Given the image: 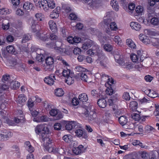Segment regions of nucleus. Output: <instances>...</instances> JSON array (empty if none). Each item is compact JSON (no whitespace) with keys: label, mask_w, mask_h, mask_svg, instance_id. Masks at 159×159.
Instances as JSON below:
<instances>
[{"label":"nucleus","mask_w":159,"mask_h":159,"mask_svg":"<svg viewBox=\"0 0 159 159\" xmlns=\"http://www.w3.org/2000/svg\"><path fill=\"white\" fill-rule=\"evenodd\" d=\"M158 95L157 92L152 90H151L149 94V97L153 98L157 97Z\"/></svg>","instance_id":"4d7b16f0"},{"label":"nucleus","mask_w":159,"mask_h":159,"mask_svg":"<svg viewBox=\"0 0 159 159\" xmlns=\"http://www.w3.org/2000/svg\"><path fill=\"white\" fill-rule=\"evenodd\" d=\"M88 100V97L87 95L84 93L80 94V102L83 103L87 102Z\"/></svg>","instance_id":"c9c22d12"},{"label":"nucleus","mask_w":159,"mask_h":159,"mask_svg":"<svg viewBox=\"0 0 159 159\" xmlns=\"http://www.w3.org/2000/svg\"><path fill=\"white\" fill-rule=\"evenodd\" d=\"M132 118L135 121H139L140 120L141 118L140 115L136 113H134L132 114Z\"/></svg>","instance_id":"6e6d98bb"},{"label":"nucleus","mask_w":159,"mask_h":159,"mask_svg":"<svg viewBox=\"0 0 159 159\" xmlns=\"http://www.w3.org/2000/svg\"><path fill=\"white\" fill-rule=\"evenodd\" d=\"M40 3L43 9L45 11H48L49 9H53L56 7L54 0H41Z\"/></svg>","instance_id":"20e7f679"},{"label":"nucleus","mask_w":159,"mask_h":159,"mask_svg":"<svg viewBox=\"0 0 159 159\" xmlns=\"http://www.w3.org/2000/svg\"><path fill=\"white\" fill-rule=\"evenodd\" d=\"M50 115L52 116H56L55 120H58L62 118L63 115L62 113L59 112L58 110L55 109H52L49 112Z\"/></svg>","instance_id":"9b49d317"},{"label":"nucleus","mask_w":159,"mask_h":159,"mask_svg":"<svg viewBox=\"0 0 159 159\" xmlns=\"http://www.w3.org/2000/svg\"><path fill=\"white\" fill-rule=\"evenodd\" d=\"M79 102L78 99L76 98H74L71 101V103L74 106H76L78 105Z\"/></svg>","instance_id":"052dcab7"},{"label":"nucleus","mask_w":159,"mask_h":159,"mask_svg":"<svg viewBox=\"0 0 159 159\" xmlns=\"http://www.w3.org/2000/svg\"><path fill=\"white\" fill-rule=\"evenodd\" d=\"M2 23V28L4 30H7L10 27L9 21L7 20H3Z\"/></svg>","instance_id":"72a5a7b5"},{"label":"nucleus","mask_w":159,"mask_h":159,"mask_svg":"<svg viewBox=\"0 0 159 159\" xmlns=\"http://www.w3.org/2000/svg\"><path fill=\"white\" fill-rule=\"evenodd\" d=\"M97 104L100 107L102 108H105L107 105V101L104 98L99 99L98 101Z\"/></svg>","instance_id":"4be33fe9"},{"label":"nucleus","mask_w":159,"mask_h":159,"mask_svg":"<svg viewBox=\"0 0 159 159\" xmlns=\"http://www.w3.org/2000/svg\"><path fill=\"white\" fill-rule=\"evenodd\" d=\"M104 49L106 51L108 52H111L113 49V47L110 44H105L103 47Z\"/></svg>","instance_id":"c03bdc74"},{"label":"nucleus","mask_w":159,"mask_h":159,"mask_svg":"<svg viewBox=\"0 0 159 159\" xmlns=\"http://www.w3.org/2000/svg\"><path fill=\"white\" fill-rule=\"evenodd\" d=\"M61 8L59 7H57L50 15V17L52 19H56L58 18Z\"/></svg>","instance_id":"2eb2a0df"},{"label":"nucleus","mask_w":159,"mask_h":159,"mask_svg":"<svg viewBox=\"0 0 159 159\" xmlns=\"http://www.w3.org/2000/svg\"><path fill=\"white\" fill-rule=\"evenodd\" d=\"M92 48L94 52V54L95 55H98L101 52V51L99 49V46L97 44L93 46Z\"/></svg>","instance_id":"c756f323"},{"label":"nucleus","mask_w":159,"mask_h":159,"mask_svg":"<svg viewBox=\"0 0 159 159\" xmlns=\"http://www.w3.org/2000/svg\"><path fill=\"white\" fill-rule=\"evenodd\" d=\"M12 135V133L10 131L4 130L0 132V141H6Z\"/></svg>","instance_id":"1a4fd4ad"},{"label":"nucleus","mask_w":159,"mask_h":159,"mask_svg":"<svg viewBox=\"0 0 159 159\" xmlns=\"http://www.w3.org/2000/svg\"><path fill=\"white\" fill-rule=\"evenodd\" d=\"M89 3L90 6L93 7H97L98 4L97 0H92Z\"/></svg>","instance_id":"bf43d9fd"},{"label":"nucleus","mask_w":159,"mask_h":159,"mask_svg":"<svg viewBox=\"0 0 159 159\" xmlns=\"http://www.w3.org/2000/svg\"><path fill=\"white\" fill-rule=\"evenodd\" d=\"M55 80V75H52L45 77L44 80L45 82L47 84L52 85L54 84Z\"/></svg>","instance_id":"ddd939ff"},{"label":"nucleus","mask_w":159,"mask_h":159,"mask_svg":"<svg viewBox=\"0 0 159 159\" xmlns=\"http://www.w3.org/2000/svg\"><path fill=\"white\" fill-rule=\"evenodd\" d=\"M114 41L118 45L121 46L122 45V41L119 36H116L113 39Z\"/></svg>","instance_id":"864d4df0"},{"label":"nucleus","mask_w":159,"mask_h":159,"mask_svg":"<svg viewBox=\"0 0 159 159\" xmlns=\"http://www.w3.org/2000/svg\"><path fill=\"white\" fill-rule=\"evenodd\" d=\"M72 71V70H62V75L63 76L66 78L70 76H72L74 74Z\"/></svg>","instance_id":"473e14b6"},{"label":"nucleus","mask_w":159,"mask_h":159,"mask_svg":"<svg viewBox=\"0 0 159 159\" xmlns=\"http://www.w3.org/2000/svg\"><path fill=\"white\" fill-rule=\"evenodd\" d=\"M44 52V51L42 50L39 49L37 50L36 58L39 61L41 62L44 61V57L43 55Z\"/></svg>","instance_id":"dca6fc26"},{"label":"nucleus","mask_w":159,"mask_h":159,"mask_svg":"<svg viewBox=\"0 0 159 159\" xmlns=\"http://www.w3.org/2000/svg\"><path fill=\"white\" fill-rule=\"evenodd\" d=\"M26 100L27 98L25 95L24 94H21L19 95L16 102L18 104L22 106L25 104Z\"/></svg>","instance_id":"4468645a"},{"label":"nucleus","mask_w":159,"mask_h":159,"mask_svg":"<svg viewBox=\"0 0 159 159\" xmlns=\"http://www.w3.org/2000/svg\"><path fill=\"white\" fill-rule=\"evenodd\" d=\"M74 75L73 74L72 76H69L66 78L65 82L69 85H70L74 83Z\"/></svg>","instance_id":"cd10ccee"},{"label":"nucleus","mask_w":159,"mask_h":159,"mask_svg":"<svg viewBox=\"0 0 159 159\" xmlns=\"http://www.w3.org/2000/svg\"><path fill=\"white\" fill-rule=\"evenodd\" d=\"M129 108L133 111L135 110L137 108L138 103L135 101H132L130 102Z\"/></svg>","instance_id":"f704fd0d"},{"label":"nucleus","mask_w":159,"mask_h":159,"mask_svg":"<svg viewBox=\"0 0 159 159\" xmlns=\"http://www.w3.org/2000/svg\"><path fill=\"white\" fill-rule=\"evenodd\" d=\"M4 100H2L0 102V114L3 116V119L5 117H7L5 116L6 115L5 110L4 109L7 106V103ZM4 121V120H3Z\"/></svg>","instance_id":"9d476101"},{"label":"nucleus","mask_w":159,"mask_h":159,"mask_svg":"<svg viewBox=\"0 0 159 159\" xmlns=\"http://www.w3.org/2000/svg\"><path fill=\"white\" fill-rule=\"evenodd\" d=\"M36 35L41 40L45 41L49 39V35H48L47 33L46 34L38 33Z\"/></svg>","instance_id":"b1692460"},{"label":"nucleus","mask_w":159,"mask_h":159,"mask_svg":"<svg viewBox=\"0 0 159 159\" xmlns=\"http://www.w3.org/2000/svg\"><path fill=\"white\" fill-rule=\"evenodd\" d=\"M49 27L52 32H56L57 31V27L56 23L53 20H50L48 22Z\"/></svg>","instance_id":"6ab92c4d"},{"label":"nucleus","mask_w":159,"mask_h":159,"mask_svg":"<svg viewBox=\"0 0 159 159\" xmlns=\"http://www.w3.org/2000/svg\"><path fill=\"white\" fill-rule=\"evenodd\" d=\"M104 23L105 24L108 25L109 24L110 28L106 29V32L108 34L111 36H113L111 34V31H116L118 29V27L116 24L114 22H111V20L109 19L107 20V19H104Z\"/></svg>","instance_id":"39448f33"},{"label":"nucleus","mask_w":159,"mask_h":159,"mask_svg":"<svg viewBox=\"0 0 159 159\" xmlns=\"http://www.w3.org/2000/svg\"><path fill=\"white\" fill-rule=\"evenodd\" d=\"M74 129L73 134L75 136L79 137L80 136V126L78 124H77V126Z\"/></svg>","instance_id":"79ce46f5"},{"label":"nucleus","mask_w":159,"mask_h":159,"mask_svg":"<svg viewBox=\"0 0 159 159\" xmlns=\"http://www.w3.org/2000/svg\"><path fill=\"white\" fill-rule=\"evenodd\" d=\"M54 59L51 56H49L45 58V62L47 65L51 66L54 63Z\"/></svg>","instance_id":"c85d7f7f"},{"label":"nucleus","mask_w":159,"mask_h":159,"mask_svg":"<svg viewBox=\"0 0 159 159\" xmlns=\"http://www.w3.org/2000/svg\"><path fill=\"white\" fill-rule=\"evenodd\" d=\"M91 94L94 98H98L100 96V94L98 93V92L95 90H93L91 91Z\"/></svg>","instance_id":"0e129e2a"},{"label":"nucleus","mask_w":159,"mask_h":159,"mask_svg":"<svg viewBox=\"0 0 159 159\" xmlns=\"http://www.w3.org/2000/svg\"><path fill=\"white\" fill-rule=\"evenodd\" d=\"M111 4L112 8L116 11H118L119 10V7L117 2L115 0H111Z\"/></svg>","instance_id":"58836bf2"},{"label":"nucleus","mask_w":159,"mask_h":159,"mask_svg":"<svg viewBox=\"0 0 159 159\" xmlns=\"http://www.w3.org/2000/svg\"><path fill=\"white\" fill-rule=\"evenodd\" d=\"M78 124L76 122L74 121H69L66 122L65 126L66 129L68 130H71L74 129Z\"/></svg>","instance_id":"a211bd4d"},{"label":"nucleus","mask_w":159,"mask_h":159,"mask_svg":"<svg viewBox=\"0 0 159 159\" xmlns=\"http://www.w3.org/2000/svg\"><path fill=\"white\" fill-rule=\"evenodd\" d=\"M31 29L32 31L35 32L36 31L37 27L38 26L37 22L34 20H32L31 22Z\"/></svg>","instance_id":"e433bc0d"},{"label":"nucleus","mask_w":159,"mask_h":159,"mask_svg":"<svg viewBox=\"0 0 159 159\" xmlns=\"http://www.w3.org/2000/svg\"><path fill=\"white\" fill-rule=\"evenodd\" d=\"M130 57L132 61L134 62H137L139 58V57L134 53L131 54Z\"/></svg>","instance_id":"603ef678"},{"label":"nucleus","mask_w":159,"mask_h":159,"mask_svg":"<svg viewBox=\"0 0 159 159\" xmlns=\"http://www.w3.org/2000/svg\"><path fill=\"white\" fill-rule=\"evenodd\" d=\"M67 40L69 43L71 44H75L80 42L79 38L76 36L74 37L71 36H69L67 38Z\"/></svg>","instance_id":"f3484780"},{"label":"nucleus","mask_w":159,"mask_h":159,"mask_svg":"<svg viewBox=\"0 0 159 159\" xmlns=\"http://www.w3.org/2000/svg\"><path fill=\"white\" fill-rule=\"evenodd\" d=\"M119 121L120 123L123 126L127 123L128 121V119L125 116H120L119 118Z\"/></svg>","instance_id":"bb28decb"},{"label":"nucleus","mask_w":159,"mask_h":159,"mask_svg":"<svg viewBox=\"0 0 159 159\" xmlns=\"http://www.w3.org/2000/svg\"><path fill=\"white\" fill-rule=\"evenodd\" d=\"M10 88L12 89H16L20 86V83L18 82L13 80L10 82Z\"/></svg>","instance_id":"393cba45"},{"label":"nucleus","mask_w":159,"mask_h":159,"mask_svg":"<svg viewBox=\"0 0 159 159\" xmlns=\"http://www.w3.org/2000/svg\"><path fill=\"white\" fill-rule=\"evenodd\" d=\"M135 11L137 13L140 14L143 11V8L141 6H138L135 9Z\"/></svg>","instance_id":"338daca9"},{"label":"nucleus","mask_w":159,"mask_h":159,"mask_svg":"<svg viewBox=\"0 0 159 159\" xmlns=\"http://www.w3.org/2000/svg\"><path fill=\"white\" fill-rule=\"evenodd\" d=\"M13 8H16L18 7L20 2V0H11Z\"/></svg>","instance_id":"a18cd8bd"},{"label":"nucleus","mask_w":159,"mask_h":159,"mask_svg":"<svg viewBox=\"0 0 159 159\" xmlns=\"http://www.w3.org/2000/svg\"><path fill=\"white\" fill-rule=\"evenodd\" d=\"M17 112V117H15L14 121L10 120L8 117L4 118V122L10 125H15V123H18L21 120H24V118L23 111L21 110L18 111Z\"/></svg>","instance_id":"7ed1b4c3"},{"label":"nucleus","mask_w":159,"mask_h":159,"mask_svg":"<svg viewBox=\"0 0 159 159\" xmlns=\"http://www.w3.org/2000/svg\"><path fill=\"white\" fill-rule=\"evenodd\" d=\"M33 100L32 97L31 98L29 99L28 101V105L29 108V110H30V109H31L32 107L33 106L34 102H35L34 101H33Z\"/></svg>","instance_id":"5fc2aeb1"},{"label":"nucleus","mask_w":159,"mask_h":159,"mask_svg":"<svg viewBox=\"0 0 159 159\" xmlns=\"http://www.w3.org/2000/svg\"><path fill=\"white\" fill-rule=\"evenodd\" d=\"M35 16L38 20L42 21L44 18V16L42 13H37L35 14Z\"/></svg>","instance_id":"13d9d810"},{"label":"nucleus","mask_w":159,"mask_h":159,"mask_svg":"<svg viewBox=\"0 0 159 159\" xmlns=\"http://www.w3.org/2000/svg\"><path fill=\"white\" fill-rule=\"evenodd\" d=\"M117 98L116 96L111 97L108 100V103L110 106H111L114 113L118 114L119 113L117 105Z\"/></svg>","instance_id":"423d86ee"},{"label":"nucleus","mask_w":159,"mask_h":159,"mask_svg":"<svg viewBox=\"0 0 159 159\" xmlns=\"http://www.w3.org/2000/svg\"><path fill=\"white\" fill-rule=\"evenodd\" d=\"M72 136L70 134H67L64 135L62 138L63 140L66 142H69L72 139Z\"/></svg>","instance_id":"49530a36"},{"label":"nucleus","mask_w":159,"mask_h":159,"mask_svg":"<svg viewBox=\"0 0 159 159\" xmlns=\"http://www.w3.org/2000/svg\"><path fill=\"white\" fill-rule=\"evenodd\" d=\"M126 44L129 47L133 49L136 48V45L133 40L130 39H127L126 41Z\"/></svg>","instance_id":"5701e85b"},{"label":"nucleus","mask_w":159,"mask_h":159,"mask_svg":"<svg viewBox=\"0 0 159 159\" xmlns=\"http://www.w3.org/2000/svg\"><path fill=\"white\" fill-rule=\"evenodd\" d=\"M155 130V129L152 126L147 125L145 126L144 128V131L146 133H148L151 132H154Z\"/></svg>","instance_id":"ea45409f"},{"label":"nucleus","mask_w":159,"mask_h":159,"mask_svg":"<svg viewBox=\"0 0 159 159\" xmlns=\"http://www.w3.org/2000/svg\"><path fill=\"white\" fill-rule=\"evenodd\" d=\"M114 57L116 61L119 64L122 65L124 63L123 56L120 55L119 52H115Z\"/></svg>","instance_id":"f8f14e48"},{"label":"nucleus","mask_w":159,"mask_h":159,"mask_svg":"<svg viewBox=\"0 0 159 159\" xmlns=\"http://www.w3.org/2000/svg\"><path fill=\"white\" fill-rule=\"evenodd\" d=\"M55 93L57 96L61 97L64 94V92L61 88H57L55 90Z\"/></svg>","instance_id":"4c0bfd02"},{"label":"nucleus","mask_w":159,"mask_h":159,"mask_svg":"<svg viewBox=\"0 0 159 159\" xmlns=\"http://www.w3.org/2000/svg\"><path fill=\"white\" fill-rule=\"evenodd\" d=\"M33 5L29 2H26L24 4L23 7L26 10L33 9Z\"/></svg>","instance_id":"7c9ffc66"},{"label":"nucleus","mask_w":159,"mask_h":159,"mask_svg":"<svg viewBox=\"0 0 159 159\" xmlns=\"http://www.w3.org/2000/svg\"><path fill=\"white\" fill-rule=\"evenodd\" d=\"M93 107L92 105L89 104L88 106H85L81 107V109L82 112L81 116L89 121L94 120L96 118V115L94 110L92 109Z\"/></svg>","instance_id":"f03ea898"},{"label":"nucleus","mask_w":159,"mask_h":159,"mask_svg":"<svg viewBox=\"0 0 159 159\" xmlns=\"http://www.w3.org/2000/svg\"><path fill=\"white\" fill-rule=\"evenodd\" d=\"M33 121L37 122H47L48 120V118L47 116H41L40 118H34Z\"/></svg>","instance_id":"412c9836"},{"label":"nucleus","mask_w":159,"mask_h":159,"mask_svg":"<svg viewBox=\"0 0 159 159\" xmlns=\"http://www.w3.org/2000/svg\"><path fill=\"white\" fill-rule=\"evenodd\" d=\"M102 80L105 82V86H112L114 84V81L112 78L105 74H103L102 75Z\"/></svg>","instance_id":"6e6552de"},{"label":"nucleus","mask_w":159,"mask_h":159,"mask_svg":"<svg viewBox=\"0 0 159 159\" xmlns=\"http://www.w3.org/2000/svg\"><path fill=\"white\" fill-rule=\"evenodd\" d=\"M150 22L151 24L153 25H159V20L157 18L155 17L152 18L151 19Z\"/></svg>","instance_id":"37998d69"},{"label":"nucleus","mask_w":159,"mask_h":159,"mask_svg":"<svg viewBox=\"0 0 159 159\" xmlns=\"http://www.w3.org/2000/svg\"><path fill=\"white\" fill-rule=\"evenodd\" d=\"M83 37L80 38V42L82 40L86 41L83 44L82 48L84 50L88 49L93 44V42L88 39V36L87 35H83Z\"/></svg>","instance_id":"0eeeda50"},{"label":"nucleus","mask_w":159,"mask_h":159,"mask_svg":"<svg viewBox=\"0 0 159 159\" xmlns=\"http://www.w3.org/2000/svg\"><path fill=\"white\" fill-rule=\"evenodd\" d=\"M81 138L85 139L88 138L87 134L84 129H80V139Z\"/></svg>","instance_id":"09e8293b"},{"label":"nucleus","mask_w":159,"mask_h":159,"mask_svg":"<svg viewBox=\"0 0 159 159\" xmlns=\"http://www.w3.org/2000/svg\"><path fill=\"white\" fill-rule=\"evenodd\" d=\"M130 26L132 29L136 31H139L141 28V25L138 23L136 22H132L130 23Z\"/></svg>","instance_id":"aec40b11"},{"label":"nucleus","mask_w":159,"mask_h":159,"mask_svg":"<svg viewBox=\"0 0 159 159\" xmlns=\"http://www.w3.org/2000/svg\"><path fill=\"white\" fill-rule=\"evenodd\" d=\"M150 101L149 99L147 98L144 97L143 98L139 100V102L141 104H144L149 102Z\"/></svg>","instance_id":"e2e57ef3"},{"label":"nucleus","mask_w":159,"mask_h":159,"mask_svg":"<svg viewBox=\"0 0 159 159\" xmlns=\"http://www.w3.org/2000/svg\"><path fill=\"white\" fill-rule=\"evenodd\" d=\"M54 128L55 130H60L61 128V125L60 123H56L54 125Z\"/></svg>","instance_id":"774afa93"},{"label":"nucleus","mask_w":159,"mask_h":159,"mask_svg":"<svg viewBox=\"0 0 159 159\" xmlns=\"http://www.w3.org/2000/svg\"><path fill=\"white\" fill-rule=\"evenodd\" d=\"M9 85L5 84L0 85V91L7 90L8 89Z\"/></svg>","instance_id":"69168bd1"},{"label":"nucleus","mask_w":159,"mask_h":159,"mask_svg":"<svg viewBox=\"0 0 159 159\" xmlns=\"http://www.w3.org/2000/svg\"><path fill=\"white\" fill-rule=\"evenodd\" d=\"M31 39V36L29 34H26L24 35L22 39V43H25Z\"/></svg>","instance_id":"de8ad7c7"},{"label":"nucleus","mask_w":159,"mask_h":159,"mask_svg":"<svg viewBox=\"0 0 159 159\" xmlns=\"http://www.w3.org/2000/svg\"><path fill=\"white\" fill-rule=\"evenodd\" d=\"M112 86H106L107 88L106 90V93L109 95H111L113 93V90L111 87Z\"/></svg>","instance_id":"3c124183"},{"label":"nucleus","mask_w":159,"mask_h":159,"mask_svg":"<svg viewBox=\"0 0 159 159\" xmlns=\"http://www.w3.org/2000/svg\"><path fill=\"white\" fill-rule=\"evenodd\" d=\"M30 111L31 114L32 116L35 118V117L37 116V115L38 114L39 111L35 110H31V109L30 110Z\"/></svg>","instance_id":"680f3d73"},{"label":"nucleus","mask_w":159,"mask_h":159,"mask_svg":"<svg viewBox=\"0 0 159 159\" xmlns=\"http://www.w3.org/2000/svg\"><path fill=\"white\" fill-rule=\"evenodd\" d=\"M6 49L7 52L11 53H14L15 49L12 45H9L7 47Z\"/></svg>","instance_id":"8fccbe9b"},{"label":"nucleus","mask_w":159,"mask_h":159,"mask_svg":"<svg viewBox=\"0 0 159 159\" xmlns=\"http://www.w3.org/2000/svg\"><path fill=\"white\" fill-rule=\"evenodd\" d=\"M2 81L5 83L9 84L11 82V79L10 75L6 74L3 75L2 79Z\"/></svg>","instance_id":"a878e982"},{"label":"nucleus","mask_w":159,"mask_h":159,"mask_svg":"<svg viewBox=\"0 0 159 159\" xmlns=\"http://www.w3.org/2000/svg\"><path fill=\"white\" fill-rule=\"evenodd\" d=\"M58 43H60V45L61 46L62 45V44L61 42H57L56 44V46L53 47V48L57 52H63L65 51V49L62 48V47L57 46V45H58Z\"/></svg>","instance_id":"2f4dec72"},{"label":"nucleus","mask_w":159,"mask_h":159,"mask_svg":"<svg viewBox=\"0 0 159 159\" xmlns=\"http://www.w3.org/2000/svg\"><path fill=\"white\" fill-rule=\"evenodd\" d=\"M35 132L41 137L42 142L43 143L45 150L50 153L54 152L55 151L54 146L51 143L50 139L48 137L49 129L47 125L43 124L37 125L35 128Z\"/></svg>","instance_id":"f257e3e1"},{"label":"nucleus","mask_w":159,"mask_h":159,"mask_svg":"<svg viewBox=\"0 0 159 159\" xmlns=\"http://www.w3.org/2000/svg\"><path fill=\"white\" fill-rule=\"evenodd\" d=\"M0 13L3 15H7L10 13L9 10L7 8L3 7L0 9Z\"/></svg>","instance_id":"a19ab883"}]
</instances>
